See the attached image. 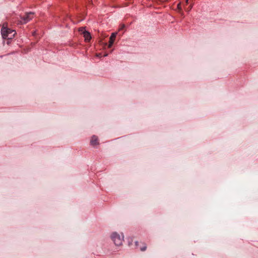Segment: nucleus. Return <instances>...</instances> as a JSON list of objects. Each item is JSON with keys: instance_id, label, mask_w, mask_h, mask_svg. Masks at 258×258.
Here are the masks:
<instances>
[{"instance_id": "f257e3e1", "label": "nucleus", "mask_w": 258, "mask_h": 258, "mask_svg": "<svg viewBox=\"0 0 258 258\" xmlns=\"http://www.w3.org/2000/svg\"><path fill=\"white\" fill-rule=\"evenodd\" d=\"M1 34L4 39H13L16 32L10 28L3 27L1 29Z\"/></svg>"}, {"instance_id": "f03ea898", "label": "nucleus", "mask_w": 258, "mask_h": 258, "mask_svg": "<svg viewBox=\"0 0 258 258\" xmlns=\"http://www.w3.org/2000/svg\"><path fill=\"white\" fill-rule=\"evenodd\" d=\"M111 239L113 241L114 244L116 245H120L122 244V241L124 239L123 234L121 235H119L117 232H113L111 235Z\"/></svg>"}, {"instance_id": "7ed1b4c3", "label": "nucleus", "mask_w": 258, "mask_h": 258, "mask_svg": "<svg viewBox=\"0 0 258 258\" xmlns=\"http://www.w3.org/2000/svg\"><path fill=\"white\" fill-rule=\"evenodd\" d=\"M33 14V12L26 13L25 16L21 17L20 22L23 24L27 23L32 19Z\"/></svg>"}, {"instance_id": "20e7f679", "label": "nucleus", "mask_w": 258, "mask_h": 258, "mask_svg": "<svg viewBox=\"0 0 258 258\" xmlns=\"http://www.w3.org/2000/svg\"><path fill=\"white\" fill-rule=\"evenodd\" d=\"M98 137L95 135H93L92 137V139L90 141V145L92 146H94V145H98Z\"/></svg>"}, {"instance_id": "39448f33", "label": "nucleus", "mask_w": 258, "mask_h": 258, "mask_svg": "<svg viewBox=\"0 0 258 258\" xmlns=\"http://www.w3.org/2000/svg\"><path fill=\"white\" fill-rule=\"evenodd\" d=\"M117 35V32H113V33H112L111 36L109 38V47H111L113 43H114V41L115 40V38L116 37V36Z\"/></svg>"}, {"instance_id": "423d86ee", "label": "nucleus", "mask_w": 258, "mask_h": 258, "mask_svg": "<svg viewBox=\"0 0 258 258\" xmlns=\"http://www.w3.org/2000/svg\"><path fill=\"white\" fill-rule=\"evenodd\" d=\"M84 36L86 40H90V39H91V34L89 33V31H85L84 32Z\"/></svg>"}, {"instance_id": "0eeeda50", "label": "nucleus", "mask_w": 258, "mask_h": 258, "mask_svg": "<svg viewBox=\"0 0 258 258\" xmlns=\"http://www.w3.org/2000/svg\"><path fill=\"white\" fill-rule=\"evenodd\" d=\"M142 244V246H140V249L141 251H145V250L146 249L147 246L146 244H144V243H143Z\"/></svg>"}, {"instance_id": "6e6552de", "label": "nucleus", "mask_w": 258, "mask_h": 258, "mask_svg": "<svg viewBox=\"0 0 258 258\" xmlns=\"http://www.w3.org/2000/svg\"><path fill=\"white\" fill-rule=\"evenodd\" d=\"M139 245V243L138 241H135V246L138 248Z\"/></svg>"}, {"instance_id": "1a4fd4ad", "label": "nucleus", "mask_w": 258, "mask_h": 258, "mask_svg": "<svg viewBox=\"0 0 258 258\" xmlns=\"http://www.w3.org/2000/svg\"><path fill=\"white\" fill-rule=\"evenodd\" d=\"M124 27H125L124 25H122L121 26V27L120 28L119 30H122V29L124 28Z\"/></svg>"}]
</instances>
